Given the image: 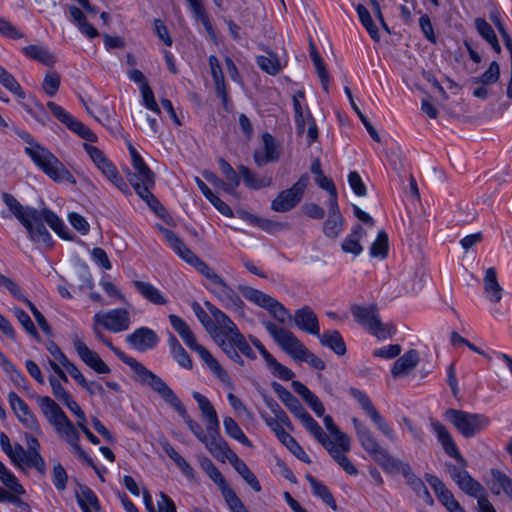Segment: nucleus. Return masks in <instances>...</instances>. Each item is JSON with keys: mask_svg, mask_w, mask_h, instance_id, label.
I'll return each instance as SVG.
<instances>
[{"mask_svg": "<svg viewBox=\"0 0 512 512\" xmlns=\"http://www.w3.org/2000/svg\"><path fill=\"white\" fill-rule=\"evenodd\" d=\"M431 427L444 452L449 457L454 458L461 465V468L453 464L448 466L449 474L453 481L458 485L459 489L468 496L477 499L478 512H497L488 499L485 487L479 481L474 479L465 469L467 461L461 455L448 429L437 420H431Z\"/></svg>", "mask_w": 512, "mask_h": 512, "instance_id": "1", "label": "nucleus"}, {"mask_svg": "<svg viewBox=\"0 0 512 512\" xmlns=\"http://www.w3.org/2000/svg\"><path fill=\"white\" fill-rule=\"evenodd\" d=\"M352 423L361 447L369 456L386 473H401L411 489L420 496L427 487L424 482L412 472L411 466L406 462L394 458L386 449L381 447L372 431L361 420L354 417L352 418Z\"/></svg>", "mask_w": 512, "mask_h": 512, "instance_id": "2", "label": "nucleus"}, {"mask_svg": "<svg viewBox=\"0 0 512 512\" xmlns=\"http://www.w3.org/2000/svg\"><path fill=\"white\" fill-rule=\"evenodd\" d=\"M150 388L178 413L193 435L205 445L215 458L219 459L222 456L229 447L225 439L220 433L217 438H214L208 431L205 433L202 426L191 418L180 398L161 377Z\"/></svg>", "mask_w": 512, "mask_h": 512, "instance_id": "3", "label": "nucleus"}, {"mask_svg": "<svg viewBox=\"0 0 512 512\" xmlns=\"http://www.w3.org/2000/svg\"><path fill=\"white\" fill-rule=\"evenodd\" d=\"M24 142L30 145L25 147V153L33 163L55 182L66 181L75 184L76 180L64 164L47 148L36 142L33 136L25 130L12 125L10 127Z\"/></svg>", "mask_w": 512, "mask_h": 512, "instance_id": "4", "label": "nucleus"}, {"mask_svg": "<svg viewBox=\"0 0 512 512\" xmlns=\"http://www.w3.org/2000/svg\"><path fill=\"white\" fill-rule=\"evenodd\" d=\"M23 437L26 448H24L20 443H14V445H12L9 437L4 432H1L0 446L2 451L18 469H34L41 476H44L47 471V465L45 459L40 454V442L35 436L27 432L24 433Z\"/></svg>", "mask_w": 512, "mask_h": 512, "instance_id": "5", "label": "nucleus"}, {"mask_svg": "<svg viewBox=\"0 0 512 512\" xmlns=\"http://www.w3.org/2000/svg\"><path fill=\"white\" fill-rule=\"evenodd\" d=\"M263 325L273 340L295 361L306 362L317 370L326 368L325 362L308 350L305 345L289 330L278 326L271 321H264Z\"/></svg>", "mask_w": 512, "mask_h": 512, "instance_id": "6", "label": "nucleus"}, {"mask_svg": "<svg viewBox=\"0 0 512 512\" xmlns=\"http://www.w3.org/2000/svg\"><path fill=\"white\" fill-rule=\"evenodd\" d=\"M218 318L220 317V324H222L225 329V334L222 337V341L217 343V346L223 351V353L234 363L244 366V360L242 359L240 353L247 357L250 360L256 359V354L254 350L251 348L249 343L247 342L244 335L241 333L237 325L232 321L229 316H223L219 313L217 314Z\"/></svg>", "mask_w": 512, "mask_h": 512, "instance_id": "7", "label": "nucleus"}, {"mask_svg": "<svg viewBox=\"0 0 512 512\" xmlns=\"http://www.w3.org/2000/svg\"><path fill=\"white\" fill-rule=\"evenodd\" d=\"M218 318L220 317V324H222L225 329V334L222 337V341L217 343V346L223 351V353L234 363L244 366V360L242 359L240 353L247 357L250 360L256 359V354L254 350L251 348L249 343L247 342L244 335L241 333L237 325L232 321L229 316H223L219 313L217 314Z\"/></svg>", "mask_w": 512, "mask_h": 512, "instance_id": "8", "label": "nucleus"}, {"mask_svg": "<svg viewBox=\"0 0 512 512\" xmlns=\"http://www.w3.org/2000/svg\"><path fill=\"white\" fill-rule=\"evenodd\" d=\"M161 233L169 246L187 263L215 285L222 277L213 268L193 253L185 243L170 229L161 227Z\"/></svg>", "mask_w": 512, "mask_h": 512, "instance_id": "9", "label": "nucleus"}, {"mask_svg": "<svg viewBox=\"0 0 512 512\" xmlns=\"http://www.w3.org/2000/svg\"><path fill=\"white\" fill-rule=\"evenodd\" d=\"M445 419L465 438H472L490 424L487 416L454 408L447 409Z\"/></svg>", "mask_w": 512, "mask_h": 512, "instance_id": "10", "label": "nucleus"}, {"mask_svg": "<svg viewBox=\"0 0 512 512\" xmlns=\"http://www.w3.org/2000/svg\"><path fill=\"white\" fill-rule=\"evenodd\" d=\"M239 290L245 299L267 310L279 323L284 324L288 320H292L289 310L270 295L253 287L244 285H240Z\"/></svg>", "mask_w": 512, "mask_h": 512, "instance_id": "11", "label": "nucleus"}, {"mask_svg": "<svg viewBox=\"0 0 512 512\" xmlns=\"http://www.w3.org/2000/svg\"><path fill=\"white\" fill-rule=\"evenodd\" d=\"M309 183V175L304 173L292 187L281 191L271 202V209L275 212L285 213L295 208L303 198Z\"/></svg>", "mask_w": 512, "mask_h": 512, "instance_id": "12", "label": "nucleus"}, {"mask_svg": "<svg viewBox=\"0 0 512 512\" xmlns=\"http://www.w3.org/2000/svg\"><path fill=\"white\" fill-rule=\"evenodd\" d=\"M205 306L207 307L211 316L201 307V305L198 302H193L191 307L197 319L203 325V327L211 336L213 341L216 344L219 341L223 343L222 337L226 332L222 324L219 323L220 318L218 319L217 314L219 313L220 315L222 314L223 316L228 315L210 302H205Z\"/></svg>", "mask_w": 512, "mask_h": 512, "instance_id": "13", "label": "nucleus"}, {"mask_svg": "<svg viewBox=\"0 0 512 512\" xmlns=\"http://www.w3.org/2000/svg\"><path fill=\"white\" fill-rule=\"evenodd\" d=\"M349 394L359 403L360 407L370 417L376 428L390 441H397V436L393 428L388 424L385 418L379 413L370 397L362 390L351 387Z\"/></svg>", "mask_w": 512, "mask_h": 512, "instance_id": "14", "label": "nucleus"}, {"mask_svg": "<svg viewBox=\"0 0 512 512\" xmlns=\"http://www.w3.org/2000/svg\"><path fill=\"white\" fill-rule=\"evenodd\" d=\"M47 107L54 115V117L64 124L70 131L77 134L82 139L88 142H96L97 136L96 134L82 122L73 117L69 112H67L62 106L58 105L53 101L47 102Z\"/></svg>", "mask_w": 512, "mask_h": 512, "instance_id": "15", "label": "nucleus"}, {"mask_svg": "<svg viewBox=\"0 0 512 512\" xmlns=\"http://www.w3.org/2000/svg\"><path fill=\"white\" fill-rule=\"evenodd\" d=\"M106 347H108L114 354L117 356L124 364L129 366L133 372L137 375V381L142 384H147L151 387L160 376L156 375L154 372L146 368L142 363L137 361L132 356L127 355L121 349L115 347L112 341L108 338L102 342Z\"/></svg>", "mask_w": 512, "mask_h": 512, "instance_id": "16", "label": "nucleus"}, {"mask_svg": "<svg viewBox=\"0 0 512 512\" xmlns=\"http://www.w3.org/2000/svg\"><path fill=\"white\" fill-rule=\"evenodd\" d=\"M207 289L217 298L225 309L237 312L241 315L244 314L245 303L239 294L229 286L223 278L220 282H217L214 287H207Z\"/></svg>", "mask_w": 512, "mask_h": 512, "instance_id": "17", "label": "nucleus"}, {"mask_svg": "<svg viewBox=\"0 0 512 512\" xmlns=\"http://www.w3.org/2000/svg\"><path fill=\"white\" fill-rule=\"evenodd\" d=\"M93 322L113 333L126 331L130 325L129 312L124 308L109 310L105 313L98 312L93 317Z\"/></svg>", "mask_w": 512, "mask_h": 512, "instance_id": "18", "label": "nucleus"}, {"mask_svg": "<svg viewBox=\"0 0 512 512\" xmlns=\"http://www.w3.org/2000/svg\"><path fill=\"white\" fill-rule=\"evenodd\" d=\"M57 434L63 438L68 445L72 448L73 452L85 463L92 467L95 472H97V466L95 465L93 459L82 449L80 446V434L77 431L74 424L71 422L69 418L63 421L62 424L54 428Z\"/></svg>", "mask_w": 512, "mask_h": 512, "instance_id": "19", "label": "nucleus"}, {"mask_svg": "<svg viewBox=\"0 0 512 512\" xmlns=\"http://www.w3.org/2000/svg\"><path fill=\"white\" fill-rule=\"evenodd\" d=\"M262 418L266 425L274 432L277 439L286 446V448L299 460L304 463L310 464L311 459L306 454L301 445L292 437L285 429L276 423V421H272L270 416L262 415Z\"/></svg>", "mask_w": 512, "mask_h": 512, "instance_id": "20", "label": "nucleus"}, {"mask_svg": "<svg viewBox=\"0 0 512 512\" xmlns=\"http://www.w3.org/2000/svg\"><path fill=\"white\" fill-rule=\"evenodd\" d=\"M160 338L157 333L149 327H139L126 336L127 344L139 351L146 352L157 347Z\"/></svg>", "mask_w": 512, "mask_h": 512, "instance_id": "21", "label": "nucleus"}, {"mask_svg": "<svg viewBox=\"0 0 512 512\" xmlns=\"http://www.w3.org/2000/svg\"><path fill=\"white\" fill-rule=\"evenodd\" d=\"M193 399L197 402L201 416L206 420V431L214 438L219 436L220 423L217 412L210 400L200 392L192 393Z\"/></svg>", "mask_w": 512, "mask_h": 512, "instance_id": "22", "label": "nucleus"}, {"mask_svg": "<svg viewBox=\"0 0 512 512\" xmlns=\"http://www.w3.org/2000/svg\"><path fill=\"white\" fill-rule=\"evenodd\" d=\"M134 172L128 171L127 178L135 192L141 191V188L155 187V174L148 167L144 160L132 164Z\"/></svg>", "mask_w": 512, "mask_h": 512, "instance_id": "23", "label": "nucleus"}, {"mask_svg": "<svg viewBox=\"0 0 512 512\" xmlns=\"http://www.w3.org/2000/svg\"><path fill=\"white\" fill-rule=\"evenodd\" d=\"M220 460L224 461L227 459L230 464L234 467V469L241 475L243 480L255 491L260 492L261 491V484L258 481L255 474L252 472V470L247 466V464L238 457V455L228 447L222 454V456L219 458Z\"/></svg>", "mask_w": 512, "mask_h": 512, "instance_id": "24", "label": "nucleus"}, {"mask_svg": "<svg viewBox=\"0 0 512 512\" xmlns=\"http://www.w3.org/2000/svg\"><path fill=\"white\" fill-rule=\"evenodd\" d=\"M73 345L79 358L96 373L109 374L111 372L109 366L100 358V356L89 349L87 345L78 338V336H75Z\"/></svg>", "mask_w": 512, "mask_h": 512, "instance_id": "25", "label": "nucleus"}, {"mask_svg": "<svg viewBox=\"0 0 512 512\" xmlns=\"http://www.w3.org/2000/svg\"><path fill=\"white\" fill-rule=\"evenodd\" d=\"M263 148L255 150L253 159L258 167H263L268 163L277 162L280 158V152L275 143V138L268 132L262 135Z\"/></svg>", "mask_w": 512, "mask_h": 512, "instance_id": "26", "label": "nucleus"}, {"mask_svg": "<svg viewBox=\"0 0 512 512\" xmlns=\"http://www.w3.org/2000/svg\"><path fill=\"white\" fill-rule=\"evenodd\" d=\"M292 319L300 330L314 336H319V320L311 307L303 306L297 309Z\"/></svg>", "mask_w": 512, "mask_h": 512, "instance_id": "27", "label": "nucleus"}, {"mask_svg": "<svg viewBox=\"0 0 512 512\" xmlns=\"http://www.w3.org/2000/svg\"><path fill=\"white\" fill-rule=\"evenodd\" d=\"M37 403L46 417L47 421L57 428L63 421L67 420V415L61 407L49 396H38Z\"/></svg>", "mask_w": 512, "mask_h": 512, "instance_id": "28", "label": "nucleus"}, {"mask_svg": "<svg viewBox=\"0 0 512 512\" xmlns=\"http://www.w3.org/2000/svg\"><path fill=\"white\" fill-rule=\"evenodd\" d=\"M22 226L28 233V238L34 243H42L46 247L53 246V239L44 223L41 220L34 221L32 218H27Z\"/></svg>", "mask_w": 512, "mask_h": 512, "instance_id": "29", "label": "nucleus"}, {"mask_svg": "<svg viewBox=\"0 0 512 512\" xmlns=\"http://www.w3.org/2000/svg\"><path fill=\"white\" fill-rule=\"evenodd\" d=\"M208 63L215 84L216 95L221 99L223 106L226 107L229 96L221 64L215 55L209 56Z\"/></svg>", "mask_w": 512, "mask_h": 512, "instance_id": "30", "label": "nucleus"}, {"mask_svg": "<svg viewBox=\"0 0 512 512\" xmlns=\"http://www.w3.org/2000/svg\"><path fill=\"white\" fill-rule=\"evenodd\" d=\"M350 310L354 320L367 331L369 327L378 324V320L380 319L376 304H370L368 306L354 304L351 306Z\"/></svg>", "mask_w": 512, "mask_h": 512, "instance_id": "31", "label": "nucleus"}, {"mask_svg": "<svg viewBox=\"0 0 512 512\" xmlns=\"http://www.w3.org/2000/svg\"><path fill=\"white\" fill-rule=\"evenodd\" d=\"M271 387L273 391L277 394L282 403L287 407V409L296 417L300 418L307 411L300 403V401L283 385L280 383L273 381L271 383Z\"/></svg>", "mask_w": 512, "mask_h": 512, "instance_id": "32", "label": "nucleus"}, {"mask_svg": "<svg viewBox=\"0 0 512 512\" xmlns=\"http://www.w3.org/2000/svg\"><path fill=\"white\" fill-rule=\"evenodd\" d=\"M189 348L199 355V357L206 363L209 369L220 379V381L223 383L230 382V376L228 373L204 346L195 341L189 346Z\"/></svg>", "mask_w": 512, "mask_h": 512, "instance_id": "33", "label": "nucleus"}, {"mask_svg": "<svg viewBox=\"0 0 512 512\" xmlns=\"http://www.w3.org/2000/svg\"><path fill=\"white\" fill-rule=\"evenodd\" d=\"M67 10L70 16V21L78 28V30L89 39L96 38L99 33L98 30L87 21L84 12L75 5H68Z\"/></svg>", "mask_w": 512, "mask_h": 512, "instance_id": "34", "label": "nucleus"}, {"mask_svg": "<svg viewBox=\"0 0 512 512\" xmlns=\"http://www.w3.org/2000/svg\"><path fill=\"white\" fill-rule=\"evenodd\" d=\"M366 236V231L360 224H355L351 232L345 237L341 243V249L345 253L353 254L358 256L363 252V247L360 244V240Z\"/></svg>", "mask_w": 512, "mask_h": 512, "instance_id": "35", "label": "nucleus"}, {"mask_svg": "<svg viewBox=\"0 0 512 512\" xmlns=\"http://www.w3.org/2000/svg\"><path fill=\"white\" fill-rule=\"evenodd\" d=\"M418 363V351H416L415 349H410L394 362L393 367L391 369L392 376L394 378L403 376L404 374L408 373L410 370L415 368Z\"/></svg>", "mask_w": 512, "mask_h": 512, "instance_id": "36", "label": "nucleus"}, {"mask_svg": "<svg viewBox=\"0 0 512 512\" xmlns=\"http://www.w3.org/2000/svg\"><path fill=\"white\" fill-rule=\"evenodd\" d=\"M237 170L243 180L244 185L252 190H260L272 185V178L268 176H258L245 165H239Z\"/></svg>", "mask_w": 512, "mask_h": 512, "instance_id": "37", "label": "nucleus"}, {"mask_svg": "<svg viewBox=\"0 0 512 512\" xmlns=\"http://www.w3.org/2000/svg\"><path fill=\"white\" fill-rule=\"evenodd\" d=\"M292 388L297 394H299L303 398V400L307 403V405L313 410V412L318 417L324 416L325 408L320 399L318 398V396H316L300 381H292Z\"/></svg>", "mask_w": 512, "mask_h": 512, "instance_id": "38", "label": "nucleus"}, {"mask_svg": "<svg viewBox=\"0 0 512 512\" xmlns=\"http://www.w3.org/2000/svg\"><path fill=\"white\" fill-rule=\"evenodd\" d=\"M317 337L322 346L331 349L336 355L342 356L346 353L345 341L338 330H327L319 333Z\"/></svg>", "mask_w": 512, "mask_h": 512, "instance_id": "39", "label": "nucleus"}, {"mask_svg": "<svg viewBox=\"0 0 512 512\" xmlns=\"http://www.w3.org/2000/svg\"><path fill=\"white\" fill-rule=\"evenodd\" d=\"M168 346L173 359L184 369L191 370L193 368V362L187 351L180 344L176 336L169 332L168 334Z\"/></svg>", "mask_w": 512, "mask_h": 512, "instance_id": "40", "label": "nucleus"}, {"mask_svg": "<svg viewBox=\"0 0 512 512\" xmlns=\"http://www.w3.org/2000/svg\"><path fill=\"white\" fill-rule=\"evenodd\" d=\"M22 52L26 57L49 67L56 62L54 54L42 45H28L22 48Z\"/></svg>", "mask_w": 512, "mask_h": 512, "instance_id": "41", "label": "nucleus"}, {"mask_svg": "<svg viewBox=\"0 0 512 512\" xmlns=\"http://www.w3.org/2000/svg\"><path fill=\"white\" fill-rule=\"evenodd\" d=\"M485 294L491 302L498 303L502 299V287L497 280V274L494 267L486 270L484 276Z\"/></svg>", "mask_w": 512, "mask_h": 512, "instance_id": "42", "label": "nucleus"}, {"mask_svg": "<svg viewBox=\"0 0 512 512\" xmlns=\"http://www.w3.org/2000/svg\"><path fill=\"white\" fill-rule=\"evenodd\" d=\"M133 285L142 297L154 305H165L167 303L166 297L151 283L135 280Z\"/></svg>", "mask_w": 512, "mask_h": 512, "instance_id": "43", "label": "nucleus"}, {"mask_svg": "<svg viewBox=\"0 0 512 512\" xmlns=\"http://www.w3.org/2000/svg\"><path fill=\"white\" fill-rule=\"evenodd\" d=\"M2 200L9 209L10 213L22 224L29 217L31 209L35 207L23 206L12 194L3 192Z\"/></svg>", "mask_w": 512, "mask_h": 512, "instance_id": "44", "label": "nucleus"}, {"mask_svg": "<svg viewBox=\"0 0 512 512\" xmlns=\"http://www.w3.org/2000/svg\"><path fill=\"white\" fill-rule=\"evenodd\" d=\"M305 478L309 482L314 496L320 498L332 510H336L337 504L335 498L328 489V487L324 485L322 482L318 481L311 474H306Z\"/></svg>", "mask_w": 512, "mask_h": 512, "instance_id": "45", "label": "nucleus"}, {"mask_svg": "<svg viewBox=\"0 0 512 512\" xmlns=\"http://www.w3.org/2000/svg\"><path fill=\"white\" fill-rule=\"evenodd\" d=\"M490 474L492 476L491 492L499 495L503 491L512 500V479L498 469H491Z\"/></svg>", "mask_w": 512, "mask_h": 512, "instance_id": "46", "label": "nucleus"}, {"mask_svg": "<svg viewBox=\"0 0 512 512\" xmlns=\"http://www.w3.org/2000/svg\"><path fill=\"white\" fill-rule=\"evenodd\" d=\"M98 169L102 172V174L112 182L121 192L127 193L129 192V186L123 179V177L119 174L116 166L109 161L107 158L104 162H102Z\"/></svg>", "mask_w": 512, "mask_h": 512, "instance_id": "47", "label": "nucleus"}, {"mask_svg": "<svg viewBox=\"0 0 512 512\" xmlns=\"http://www.w3.org/2000/svg\"><path fill=\"white\" fill-rule=\"evenodd\" d=\"M21 105L23 109L41 125L45 126L50 120V116L45 107L36 98L30 97L27 102H22Z\"/></svg>", "mask_w": 512, "mask_h": 512, "instance_id": "48", "label": "nucleus"}, {"mask_svg": "<svg viewBox=\"0 0 512 512\" xmlns=\"http://www.w3.org/2000/svg\"><path fill=\"white\" fill-rule=\"evenodd\" d=\"M219 168L226 179L228 189L226 193L236 195V188L240 185V174L224 159H218Z\"/></svg>", "mask_w": 512, "mask_h": 512, "instance_id": "49", "label": "nucleus"}, {"mask_svg": "<svg viewBox=\"0 0 512 512\" xmlns=\"http://www.w3.org/2000/svg\"><path fill=\"white\" fill-rule=\"evenodd\" d=\"M168 319L172 328L178 333L188 347L196 341L192 330L181 317L175 314H170Z\"/></svg>", "mask_w": 512, "mask_h": 512, "instance_id": "50", "label": "nucleus"}, {"mask_svg": "<svg viewBox=\"0 0 512 512\" xmlns=\"http://www.w3.org/2000/svg\"><path fill=\"white\" fill-rule=\"evenodd\" d=\"M77 486H78V491L75 492V498H76L77 503L79 504V500H80L82 503H84L85 505H88L95 511H97V512L100 511V509H101L100 501H99L97 495L95 494V492L85 484H81V483L77 482Z\"/></svg>", "mask_w": 512, "mask_h": 512, "instance_id": "51", "label": "nucleus"}, {"mask_svg": "<svg viewBox=\"0 0 512 512\" xmlns=\"http://www.w3.org/2000/svg\"><path fill=\"white\" fill-rule=\"evenodd\" d=\"M264 403L275 416V418L271 417L272 421H276L278 425H281L282 427L285 426L289 430H293V425L288 415L274 398L271 396H264Z\"/></svg>", "mask_w": 512, "mask_h": 512, "instance_id": "52", "label": "nucleus"}, {"mask_svg": "<svg viewBox=\"0 0 512 512\" xmlns=\"http://www.w3.org/2000/svg\"><path fill=\"white\" fill-rule=\"evenodd\" d=\"M311 52L310 57L312 62L314 63L316 73L321 82L322 88L324 91L328 92V85L330 82L329 73L325 67V63L321 58L319 52L316 50V47L313 43L310 44Z\"/></svg>", "mask_w": 512, "mask_h": 512, "instance_id": "53", "label": "nucleus"}, {"mask_svg": "<svg viewBox=\"0 0 512 512\" xmlns=\"http://www.w3.org/2000/svg\"><path fill=\"white\" fill-rule=\"evenodd\" d=\"M324 425L326 429L335 436V439L338 443L339 449L343 452L350 451V438L347 434L340 431L337 425L334 423L332 417L330 415H325L323 418Z\"/></svg>", "mask_w": 512, "mask_h": 512, "instance_id": "54", "label": "nucleus"}, {"mask_svg": "<svg viewBox=\"0 0 512 512\" xmlns=\"http://www.w3.org/2000/svg\"><path fill=\"white\" fill-rule=\"evenodd\" d=\"M267 56L260 55L256 57V63L260 67L261 70L266 72L269 75H276L278 74L282 67L279 61L278 56L276 53L272 51L267 52Z\"/></svg>", "mask_w": 512, "mask_h": 512, "instance_id": "55", "label": "nucleus"}, {"mask_svg": "<svg viewBox=\"0 0 512 512\" xmlns=\"http://www.w3.org/2000/svg\"><path fill=\"white\" fill-rule=\"evenodd\" d=\"M223 425L226 434L240 442L241 444L251 447L252 443L248 439V437L245 435L243 430L240 428V426L237 424V422L230 416H227L223 419Z\"/></svg>", "mask_w": 512, "mask_h": 512, "instance_id": "56", "label": "nucleus"}, {"mask_svg": "<svg viewBox=\"0 0 512 512\" xmlns=\"http://www.w3.org/2000/svg\"><path fill=\"white\" fill-rule=\"evenodd\" d=\"M426 480L434 490L438 500L442 505L448 504V502L455 498L452 492L437 476L426 474Z\"/></svg>", "mask_w": 512, "mask_h": 512, "instance_id": "57", "label": "nucleus"}, {"mask_svg": "<svg viewBox=\"0 0 512 512\" xmlns=\"http://www.w3.org/2000/svg\"><path fill=\"white\" fill-rule=\"evenodd\" d=\"M355 9L357 11V14H358L361 24L367 30L370 37L375 41H379L380 35H379L378 28L375 25V23L373 22V19L371 17L370 12L368 11V9L362 4H357Z\"/></svg>", "mask_w": 512, "mask_h": 512, "instance_id": "58", "label": "nucleus"}, {"mask_svg": "<svg viewBox=\"0 0 512 512\" xmlns=\"http://www.w3.org/2000/svg\"><path fill=\"white\" fill-rule=\"evenodd\" d=\"M0 481L6 488L15 494H25L24 487L19 483L16 476L0 461Z\"/></svg>", "mask_w": 512, "mask_h": 512, "instance_id": "59", "label": "nucleus"}, {"mask_svg": "<svg viewBox=\"0 0 512 512\" xmlns=\"http://www.w3.org/2000/svg\"><path fill=\"white\" fill-rule=\"evenodd\" d=\"M0 83L18 98L24 99L25 92L15 77L0 65Z\"/></svg>", "mask_w": 512, "mask_h": 512, "instance_id": "60", "label": "nucleus"}, {"mask_svg": "<svg viewBox=\"0 0 512 512\" xmlns=\"http://www.w3.org/2000/svg\"><path fill=\"white\" fill-rule=\"evenodd\" d=\"M29 211L30 218H32L34 221L41 220L43 223L46 222L52 230L55 229L56 226L62 221V219L49 208H42L40 210L35 208Z\"/></svg>", "mask_w": 512, "mask_h": 512, "instance_id": "61", "label": "nucleus"}, {"mask_svg": "<svg viewBox=\"0 0 512 512\" xmlns=\"http://www.w3.org/2000/svg\"><path fill=\"white\" fill-rule=\"evenodd\" d=\"M15 415L25 428L29 429L38 436L42 435V430L39 425V422L37 418L34 416V414L31 412L29 406L21 409Z\"/></svg>", "mask_w": 512, "mask_h": 512, "instance_id": "62", "label": "nucleus"}, {"mask_svg": "<svg viewBox=\"0 0 512 512\" xmlns=\"http://www.w3.org/2000/svg\"><path fill=\"white\" fill-rule=\"evenodd\" d=\"M388 235L385 231H379L375 241L371 244L369 253L371 257L386 258L388 255Z\"/></svg>", "mask_w": 512, "mask_h": 512, "instance_id": "63", "label": "nucleus"}, {"mask_svg": "<svg viewBox=\"0 0 512 512\" xmlns=\"http://www.w3.org/2000/svg\"><path fill=\"white\" fill-rule=\"evenodd\" d=\"M344 218L328 215L323 223V233L325 236L336 239L343 231Z\"/></svg>", "mask_w": 512, "mask_h": 512, "instance_id": "64", "label": "nucleus"}]
</instances>
